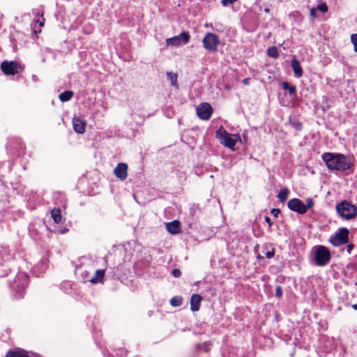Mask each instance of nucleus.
I'll return each mask as SVG.
<instances>
[{"label": "nucleus", "instance_id": "obj_22", "mask_svg": "<svg viewBox=\"0 0 357 357\" xmlns=\"http://www.w3.org/2000/svg\"><path fill=\"white\" fill-rule=\"evenodd\" d=\"M289 190L287 188H282L280 190L278 198L281 202H284L288 197Z\"/></svg>", "mask_w": 357, "mask_h": 357}, {"label": "nucleus", "instance_id": "obj_37", "mask_svg": "<svg viewBox=\"0 0 357 357\" xmlns=\"http://www.w3.org/2000/svg\"><path fill=\"white\" fill-rule=\"evenodd\" d=\"M243 84H244L245 85H248L249 83H250V79L249 78H245L243 79Z\"/></svg>", "mask_w": 357, "mask_h": 357}, {"label": "nucleus", "instance_id": "obj_41", "mask_svg": "<svg viewBox=\"0 0 357 357\" xmlns=\"http://www.w3.org/2000/svg\"><path fill=\"white\" fill-rule=\"evenodd\" d=\"M67 229H63V231H62V233L63 234Z\"/></svg>", "mask_w": 357, "mask_h": 357}, {"label": "nucleus", "instance_id": "obj_3", "mask_svg": "<svg viewBox=\"0 0 357 357\" xmlns=\"http://www.w3.org/2000/svg\"><path fill=\"white\" fill-rule=\"evenodd\" d=\"M287 206L290 210L299 214H304L314 206V201L311 198H307L305 204L301 199L293 198L288 202Z\"/></svg>", "mask_w": 357, "mask_h": 357}, {"label": "nucleus", "instance_id": "obj_19", "mask_svg": "<svg viewBox=\"0 0 357 357\" xmlns=\"http://www.w3.org/2000/svg\"><path fill=\"white\" fill-rule=\"evenodd\" d=\"M51 215L56 223H60L61 221L62 215L59 208H54L51 211Z\"/></svg>", "mask_w": 357, "mask_h": 357}, {"label": "nucleus", "instance_id": "obj_23", "mask_svg": "<svg viewBox=\"0 0 357 357\" xmlns=\"http://www.w3.org/2000/svg\"><path fill=\"white\" fill-rule=\"evenodd\" d=\"M183 303V298L180 296H174L170 300V304L174 307H178L181 305Z\"/></svg>", "mask_w": 357, "mask_h": 357}, {"label": "nucleus", "instance_id": "obj_40", "mask_svg": "<svg viewBox=\"0 0 357 357\" xmlns=\"http://www.w3.org/2000/svg\"><path fill=\"white\" fill-rule=\"evenodd\" d=\"M6 274H7V273H6V274H0V276H4V275H6Z\"/></svg>", "mask_w": 357, "mask_h": 357}, {"label": "nucleus", "instance_id": "obj_10", "mask_svg": "<svg viewBox=\"0 0 357 357\" xmlns=\"http://www.w3.org/2000/svg\"><path fill=\"white\" fill-rule=\"evenodd\" d=\"M196 112L201 119L208 120L211 116L213 109L208 103L204 102L197 106Z\"/></svg>", "mask_w": 357, "mask_h": 357}, {"label": "nucleus", "instance_id": "obj_4", "mask_svg": "<svg viewBox=\"0 0 357 357\" xmlns=\"http://www.w3.org/2000/svg\"><path fill=\"white\" fill-rule=\"evenodd\" d=\"M336 211L337 213L345 220H351L357 215L356 207L344 201L336 206Z\"/></svg>", "mask_w": 357, "mask_h": 357}, {"label": "nucleus", "instance_id": "obj_18", "mask_svg": "<svg viewBox=\"0 0 357 357\" xmlns=\"http://www.w3.org/2000/svg\"><path fill=\"white\" fill-rule=\"evenodd\" d=\"M105 275V270L98 269L96 271L95 275L90 279V282L93 284H96L101 281Z\"/></svg>", "mask_w": 357, "mask_h": 357}, {"label": "nucleus", "instance_id": "obj_26", "mask_svg": "<svg viewBox=\"0 0 357 357\" xmlns=\"http://www.w3.org/2000/svg\"><path fill=\"white\" fill-rule=\"evenodd\" d=\"M282 87L284 90H288L289 94L291 95H293L296 93V87L294 86H289L287 82H284L282 83Z\"/></svg>", "mask_w": 357, "mask_h": 357}, {"label": "nucleus", "instance_id": "obj_20", "mask_svg": "<svg viewBox=\"0 0 357 357\" xmlns=\"http://www.w3.org/2000/svg\"><path fill=\"white\" fill-rule=\"evenodd\" d=\"M73 96V91H66L61 93L59 95V98L61 102H66V101H68L69 100H70L72 98Z\"/></svg>", "mask_w": 357, "mask_h": 357}, {"label": "nucleus", "instance_id": "obj_38", "mask_svg": "<svg viewBox=\"0 0 357 357\" xmlns=\"http://www.w3.org/2000/svg\"><path fill=\"white\" fill-rule=\"evenodd\" d=\"M37 22H38V23H39V25H40V26H43V24H44L43 22H40L39 20H38V21H37Z\"/></svg>", "mask_w": 357, "mask_h": 357}, {"label": "nucleus", "instance_id": "obj_21", "mask_svg": "<svg viewBox=\"0 0 357 357\" xmlns=\"http://www.w3.org/2000/svg\"><path fill=\"white\" fill-rule=\"evenodd\" d=\"M167 79L170 82L173 86L178 87L177 84V75L171 72L167 73Z\"/></svg>", "mask_w": 357, "mask_h": 357}, {"label": "nucleus", "instance_id": "obj_33", "mask_svg": "<svg viewBox=\"0 0 357 357\" xmlns=\"http://www.w3.org/2000/svg\"><path fill=\"white\" fill-rule=\"evenodd\" d=\"M271 213L275 216V217H277L280 213V210L279 209H276V208H273L271 211Z\"/></svg>", "mask_w": 357, "mask_h": 357}, {"label": "nucleus", "instance_id": "obj_27", "mask_svg": "<svg viewBox=\"0 0 357 357\" xmlns=\"http://www.w3.org/2000/svg\"><path fill=\"white\" fill-rule=\"evenodd\" d=\"M351 42L354 45V50L357 52V33H353L351 35Z\"/></svg>", "mask_w": 357, "mask_h": 357}, {"label": "nucleus", "instance_id": "obj_35", "mask_svg": "<svg viewBox=\"0 0 357 357\" xmlns=\"http://www.w3.org/2000/svg\"><path fill=\"white\" fill-rule=\"evenodd\" d=\"M265 221H266V222H267V223H268V227H271V225H272V222H271V218H270L269 217L266 216V217L265 218Z\"/></svg>", "mask_w": 357, "mask_h": 357}, {"label": "nucleus", "instance_id": "obj_16", "mask_svg": "<svg viewBox=\"0 0 357 357\" xmlns=\"http://www.w3.org/2000/svg\"><path fill=\"white\" fill-rule=\"evenodd\" d=\"M291 66L294 70L296 77L300 78L303 75V70L299 61L296 59H293L291 62Z\"/></svg>", "mask_w": 357, "mask_h": 357}, {"label": "nucleus", "instance_id": "obj_31", "mask_svg": "<svg viewBox=\"0 0 357 357\" xmlns=\"http://www.w3.org/2000/svg\"><path fill=\"white\" fill-rule=\"evenodd\" d=\"M236 0H222L221 3L224 6H227L228 4H231Z\"/></svg>", "mask_w": 357, "mask_h": 357}, {"label": "nucleus", "instance_id": "obj_25", "mask_svg": "<svg viewBox=\"0 0 357 357\" xmlns=\"http://www.w3.org/2000/svg\"><path fill=\"white\" fill-rule=\"evenodd\" d=\"M292 357H307V355L304 349L299 347L294 351Z\"/></svg>", "mask_w": 357, "mask_h": 357}, {"label": "nucleus", "instance_id": "obj_5", "mask_svg": "<svg viewBox=\"0 0 357 357\" xmlns=\"http://www.w3.org/2000/svg\"><path fill=\"white\" fill-rule=\"evenodd\" d=\"M314 261L316 265L324 266L328 264L331 260V252L324 245H317L314 248Z\"/></svg>", "mask_w": 357, "mask_h": 357}, {"label": "nucleus", "instance_id": "obj_24", "mask_svg": "<svg viewBox=\"0 0 357 357\" xmlns=\"http://www.w3.org/2000/svg\"><path fill=\"white\" fill-rule=\"evenodd\" d=\"M267 54L270 57L277 58L279 56V52L275 47H271L267 50Z\"/></svg>", "mask_w": 357, "mask_h": 357}, {"label": "nucleus", "instance_id": "obj_29", "mask_svg": "<svg viewBox=\"0 0 357 357\" xmlns=\"http://www.w3.org/2000/svg\"><path fill=\"white\" fill-rule=\"evenodd\" d=\"M275 296L278 298H280L282 296V289L281 287H280V286L276 287Z\"/></svg>", "mask_w": 357, "mask_h": 357}, {"label": "nucleus", "instance_id": "obj_39", "mask_svg": "<svg viewBox=\"0 0 357 357\" xmlns=\"http://www.w3.org/2000/svg\"><path fill=\"white\" fill-rule=\"evenodd\" d=\"M352 307H353V308H354V310H357V304H354V305H353V306H352Z\"/></svg>", "mask_w": 357, "mask_h": 357}, {"label": "nucleus", "instance_id": "obj_17", "mask_svg": "<svg viewBox=\"0 0 357 357\" xmlns=\"http://www.w3.org/2000/svg\"><path fill=\"white\" fill-rule=\"evenodd\" d=\"M5 357H30L26 351L22 349L10 350L8 351Z\"/></svg>", "mask_w": 357, "mask_h": 357}, {"label": "nucleus", "instance_id": "obj_6", "mask_svg": "<svg viewBox=\"0 0 357 357\" xmlns=\"http://www.w3.org/2000/svg\"><path fill=\"white\" fill-rule=\"evenodd\" d=\"M28 275L24 273H20L17 275L16 278L11 285V288L16 291L15 296L20 298L23 296L24 291L28 285Z\"/></svg>", "mask_w": 357, "mask_h": 357}, {"label": "nucleus", "instance_id": "obj_9", "mask_svg": "<svg viewBox=\"0 0 357 357\" xmlns=\"http://www.w3.org/2000/svg\"><path fill=\"white\" fill-rule=\"evenodd\" d=\"M204 47L208 51H215L220 43L218 37L212 33H207L202 40Z\"/></svg>", "mask_w": 357, "mask_h": 357}, {"label": "nucleus", "instance_id": "obj_11", "mask_svg": "<svg viewBox=\"0 0 357 357\" xmlns=\"http://www.w3.org/2000/svg\"><path fill=\"white\" fill-rule=\"evenodd\" d=\"M1 70L6 75H15L18 73V65L15 61H4L1 64Z\"/></svg>", "mask_w": 357, "mask_h": 357}, {"label": "nucleus", "instance_id": "obj_30", "mask_svg": "<svg viewBox=\"0 0 357 357\" xmlns=\"http://www.w3.org/2000/svg\"><path fill=\"white\" fill-rule=\"evenodd\" d=\"M172 274L174 277L178 278V277H180L181 272L179 269L174 268L172 270Z\"/></svg>", "mask_w": 357, "mask_h": 357}, {"label": "nucleus", "instance_id": "obj_28", "mask_svg": "<svg viewBox=\"0 0 357 357\" xmlns=\"http://www.w3.org/2000/svg\"><path fill=\"white\" fill-rule=\"evenodd\" d=\"M316 10H319L322 13H325L328 10V7L326 3H320L317 5Z\"/></svg>", "mask_w": 357, "mask_h": 357}, {"label": "nucleus", "instance_id": "obj_15", "mask_svg": "<svg viewBox=\"0 0 357 357\" xmlns=\"http://www.w3.org/2000/svg\"><path fill=\"white\" fill-rule=\"evenodd\" d=\"M202 297L199 294H194L190 298V310L192 312H197L199 310Z\"/></svg>", "mask_w": 357, "mask_h": 357}, {"label": "nucleus", "instance_id": "obj_13", "mask_svg": "<svg viewBox=\"0 0 357 357\" xmlns=\"http://www.w3.org/2000/svg\"><path fill=\"white\" fill-rule=\"evenodd\" d=\"M73 126L76 132L82 134L85 131L86 121L79 117H74L73 119Z\"/></svg>", "mask_w": 357, "mask_h": 357}, {"label": "nucleus", "instance_id": "obj_14", "mask_svg": "<svg viewBox=\"0 0 357 357\" xmlns=\"http://www.w3.org/2000/svg\"><path fill=\"white\" fill-rule=\"evenodd\" d=\"M167 231L171 234H177L180 231V222L178 220H173L165 225Z\"/></svg>", "mask_w": 357, "mask_h": 357}, {"label": "nucleus", "instance_id": "obj_32", "mask_svg": "<svg viewBox=\"0 0 357 357\" xmlns=\"http://www.w3.org/2000/svg\"><path fill=\"white\" fill-rule=\"evenodd\" d=\"M274 250L273 249L271 250V251H267L266 253H265V256L268 258V259H271L272 258L273 256H274Z\"/></svg>", "mask_w": 357, "mask_h": 357}, {"label": "nucleus", "instance_id": "obj_7", "mask_svg": "<svg viewBox=\"0 0 357 357\" xmlns=\"http://www.w3.org/2000/svg\"><path fill=\"white\" fill-rule=\"evenodd\" d=\"M190 39V36L188 32L183 31L179 35L175 36L172 38L166 39V44L167 46H180L181 45L187 44Z\"/></svg>", "mask_w": 357, "mask_h": 357}, {"label": "nucleus", "instance_id": "obj_1", "mask_svg": "<svg viewBox=\"0 0 357 357\" xmlns=\"http://www.w3.org/2000/svg\"><path fill=\"white\" fill-rule=\"evenodd\" d=\"M322 159L329 169L345 171L349 169L347 159L343 155L325 153L322 155Z\"/></svg>", "mask_w": 357, "mask_h": 357}, {"label": "nucleus", "instance_id": "obj_8", "mask_svg": "<svg viewBox=\"0 0 357 357\" xmlns=\"http://www.w3.org/2000/svg\"><path fill=\"white\" fill-rule=\"evenodd\" d=\"M349 230L347 228H340L335 236L330 238L331 243L335 246L345 244L348 241Z\"/></svg>", "mask_w": 357, "mask_h": 357}, {"label": "nucleus", "instance_id": "obj_2", "mask_svg": "<svg viewBox=\"0 0 357 357\" xmlns=\"http://www.w3.org/2000/svg\"><path fill=\"white\" fill-rule=\"evenodd\" d=\"M216 137L222 144L231 149H234L236 142L241 139L238 135H231L223 129L222 127H220L216 131Z\"/></svg>", "mask_w": 357, "mask_h": 357}, {"label": "nucleus", "instance_id": "obj_36", "mask_svg": "<svg viewBox=\"0 0 357 357\" xmlns=\"http://www.w3.org/2000/svg\"><path fill=\"white\" fill-rule=\"evenodd\" d=\"M316 10H317L315 8H312V9H310V15L312 17L315 16Z\"/></svg>", "mask_w": 357, "mask_h": 357}, {"label": "nucleus", "instance_id": "obj_34", "mask_svg": "<svg viewBox=\"0 0 357 357\" xmlns=\"http://www.w3.org/2000/svg\"><path fill=\"white\" fill-rule=\"evenodd\" d=\"M354 248V245L353 244H349L347 246V252L350 254L351 250H353Z\"/></svg>", "mask_w": 357, "mask_h": 357}, {"label": "nucleus", "instance_id": "obj_12", "mask_svg": "<svg viewBox=\"0 0 357 357\" xmlns=\"http://www.w3.org/2000/svg\"><path fill=\"white\" fill-rule=\"evenodd\" d=\"M114 175L121 181H124L128 176V165L126 163H119L114 169Z\"/></svg>", "mask_w": 357, "mask_h": 357}]
</instances>
